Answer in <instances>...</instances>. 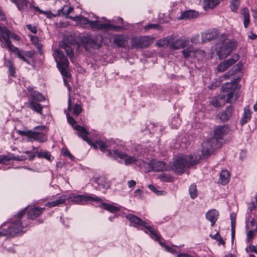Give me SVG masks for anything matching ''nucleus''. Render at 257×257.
<instances>
[{
    "mask_svg": "<svg viewBox=\"0 0 257 257\" xmlns=\"http://www.w3.org/2000/svg\"><path fill=\"white\" fill-rule=\"evenodd\" d=\"M126 38L122 35H118L115 37L114 43L118 47H123L125 45Z\"/></svg>",
    "mask_w": 257,
    "mask_h": 257,
    "instance_id": "nucleus-37",
    "label": "nucleus"
},
{
    "mask_svg": "<svg viewBox=\"0 0 257 257\" xmlns=\"http://www.w3.org/2000/svg\"><path fill=\"white\" fill-rule=\"evenodd\" d=\"M235 72V71L231 69L230 70H229V71H228L226 73H225L224 75V77L225 79H227L228 78H229V77L232 75H233Z\"/></svg>",
    "mask_w": 257,
    "mask_h": 257,
    "instance_id": "nucleus-60",
    "label": "nucleus"
},
{
    "mask_svg": "<svg viewBox=\"0 0 257 257\" xmlns=\"http://www.w3.org/2000/svg\"><path fill=\"white\" fill-rule=\"evenodd\" d=\"M126 218L132 223L144 226L148 230L146 231V232L149 233L152 238L155 239L157 240H159L160 239V236L157 233L156 230L152 228L151 226H150L147 222L143 221L141 218L131 214L127 215L126 216Z\"/></svg>",
    "mask_w": 257,
    "mask_h": 257,
    "instance_id": "nucleus-5",
    "label": "nucleus"
},
{
    "mask_svg": "<svg viewBox=\"0 0 257 257\" xmlns=\"http://www.w3.org/2000/svg\"><path fill=\"white\" fill-rule=\"evenodd\" d=\"M237 87V84L236 80L231 82H227L222 85V91L227 93V102L232 103L235 102L238 98L239 94Z\"/></svg>",
    "mask_w": 257,
    "mask_h": 257,
    "instance_id": "nucleus-4",
    "label": "nucleus"
},
{
    "mask_svg": "<svg viewBox=\"0 0 257 257\" xmlns=\"http://www.w3.org/2000/svg\"><path fill=\"white\" fill-rule=\"evenodd\" d=\"M26 211V208H25L18 212L17 215L14 216L11 219V224L8 230L5 232L0 231V236L4 235L14 236L16 234L22 232L24 228V223L21 222V219Z\"/></svg>",
    "mask_w": 257,
    "mask_h": 257,
    "instance_id": "nucleus-2",
    "label": "nucleus"
},
{
    "mask_svg": "<svg viewBox=\"0 0 257 257\" xmlns=\"http://www.w3.org/2000/svg\"><path fill=\"white\" fill-rule=\"evenodd\" d=\"M106 30L113 31L115 32H120L124 30V27L114 25L110 23H106Z\"/></svg>",
    "mask_w": 257,
    "mask_h": 257,
    "instance_id": "nucleus-39",
    "label": "nucleus"
},
{
    "mask_svg": "<svg viewBox=\"0 0 257 257\" xmlns=\"http://www.w3.org/2000/svg\"><path fill=\"white\" fill-rule=\"evenodd\" d=\"M209 236L213 239L216 240L218 241L220 244L224 245L225 242L223 238L221 237L218 232H217L215 235L210 234Z\"/></svg>",
    "mask_w": 257,
    "mask_h": 257,
    "instance_id": "nucleus-48",
    "label": "nucleus"
},
{
    "mask_svg": "<svg viewBox=\"0 0 257 257\" xmlns=\"http://www.w3.org/2000/svg\"><path fill=\"white\" fill-rule=\"evenodd\" d=\"M29 91H31V101L38 102L44 100V97L39 92L33 91L32 88L31 89H30Z\"/></svg>",
    "mask_w": 257,
    "mask_h": 257,
    "instance_id": "nucleus-27",
    "label": "nucleus"
},
{
    "mask_svg": "<svg viewBox=\"0 0 257 257\" xmlns=\"http://www.w3.org/2000/svg\"><path fill=\"white\" fill-rule=\"evenodd\" d=\"M90 27L94 30H106V23H101L99 21H91L90 22Z\"/></svg>",
    "mask_w": 257,
    "mask_h": 257,
    "instance_id": "nucleus-26",
    "label": "nucleus"
},
{
    "mask_svg": "<svg viewBox=\"0 0 257 257\" xmlns=\"http://www.w3.org/2000/svg\"><path fill=\"white\" fill-rule=\"evenodd\" d=\"M229 178V172L226 170H222L220 174L219 182L222 185H225L228 183Z\"/></svg>",
    "mask_w": 257,
    "mask_h": 257,
    "instance_id": "nucleus-25",
    "label": "nucleus"
},
{
    "mask_svg": "<svg viewBox=\"0 0 257 257\" xmlns=\"http://www.w3.org/2000/svg\"><path fill=\"white\" fill-rule=\"evenodd\" d=\"M187 45V41L183 39H178L175 40L172 39L170 46V48L173 49H179L183 48Z\"/></svg>",
    "mask_w": 257,
    "mask_h": 257,
    "instance_id": "nucleus-21",
    "label": "nucleus"
},
{
    "mask_svg": "<svg viewBox=\"0 0 257 257\" xmlns=\"http://www.w3.org/2000/svg\"><path fill=\"white\" fill-rule=\"evenodd\" d=\"M19 135L21 136H26L27 138L29 139L30 138V131H19Z\"/></svg>",
    "mask_w": 257,
    "mask_h": 257,
    "instance_id": "nucleus-61",
    "label": "nucleus"
},
{
    "mask_svg": "<svg viewBox=\"0 0 257 257\" xmlns=\"http://www.w3.org/2000/svg\"><path fill=\"white\" fill-rule=\"evenodd\" d=\"M39 158H44L48 160H50L51 154L48 152H41L38 153Z\"/></svg>",
    "mask_w": 257,
    "mask_h": 257,
    "instance_id": "nucleus-52",
    "label": "nucleus"
},
{
    "mask_svg": "<svg viewBox=\"0 0 257 257\" xmlns=\"http://www.w3.org/2000/svg\"><path fill=\"white\" fill-rule=\"evenodd\" d=\"M44 208L35 207L28 211V217L30 219H34L39 216L44 210Z\"/></svg>",
    "mask_w": 257,
    "mask_h": 257,
    "instance_id": "nucleus-24",
    "label": "nucleus"
},
{
    "mask_svg": "<svg viewBox=\"0 0 257 257\" xmlns=\"http://www.w3.org/2000/svg\"><path fill=\"white\" fill-rule=\"evenodd\" d=\"M93 146L95 148H99L101 151L104 152L107 148L108 145L101 141H96L93 144Z\"/></svg>",
    "mask_w": 257,
    "mask_h": 257,
    "instance_id": "nucleus-42",
    "label": "nucleus"
},
{
    "mask_svg": "<svg viewBox=\"0 0 257 257\" xmlns=\"http://www.w3.org/2000/svg\"><path fill=\"white\" fill-rule=\"evenodd\" d=\"M73 10V8L72 7L68 5H65L62 9V13L65 15H67L71 13Z\"/></svg>",
    "mask_w": 257,
    "mask_h": 257,
    "instance_id": "nucleus-51",
    "label": "nucleus"
},
{
    "mask_svg": "<svg viewBox=\"0 0 257 257\" xmlns=\"http://www.w3.org/2000/svg\"><path fill=\"white\" fill-rule=\"evenodd\" d=\"M202 36L203 38L205 40H211L217 37V34L215 31L211 30L203 33Z\"/></svg>",
    "mask_w": 257,
    "mask_h": 257,
    "instance_id": "nucleus-35",
    "label": "nucleus"
},
{
    "mask_svg": "<svg viewBox=\"0 0 257 257\" xmlns=\"http://www.w3.org/2000/svg\"><path fill=\"white\" fill-rule=\"evenodd\" d=\"M149 166L148 171L154 170L156 172L163 171L166 169V165L163 161L152 160L147 164Z\"/></svg>",
    "mask_w": 257,
    "mask_h": 257,
    "instance_id": "nucleus-17",
    "label": "nucleus"
},
{
    "mask_svg": "<svg viewBox=\"0 0 257 257\" xmlns=\"http://www.w3.org/2000/svg\"><path fill=\"white\" fill-rule=\"evenodd\" d=\"M222 100V98L220 96L215 97L211 101V104L215 107H220L223 104Z\"/></svg>",
    "mask_w": 257,
    "mask_h": 257,
    "instance_id": "nucleus-44",
    "label": "nucleus"
},
{
    "mask_svg": "<svg viewBox=\"0 0 257 257\" xmlns=\"http://www.w3.org/2000/svg\"><path fill=\"white\" fill-rule=\"evenodd\" d=\"M101 205L104 209L109 211L111 213H114L120 210V208L119 207L114 206L113 205L110 204L102 202L101 203Z\"/></svg>",
    "mask_w": 257,
    "mask_h": 257,
    "instance_id": "nucleus-34",
    "label": "nucleus"
},
{
    "mask_svg": "<svg viewBox=\"0 0 257 257\" xmlns=\"http://www.w3.org/2000/svg\"><path fill=\"white\" fill-rule=\"evenodd\" d=\"M159 243H160V244L161 246H164L165 247V248L166 249V250H167L168 251L170 252L173 253L177 252L176 249L172 248L171 247H170L168 245L165 244L164 243L162 242L161 241H160Z\"/></svg>",
    "mask_w": 257,
    "mask_h": 257,
    "instance_id": "nucleus-54",
    "label": "nucleus"
},
{
    "mask_svg": "<svg viewBox=\"0 0 257 257\" xmlns=\"http://www.w3.org/2000/svg\"><path fill=\"white\" fill-rule=\"evenodd\" d=\"M53 56L61 74L67 77H69L70 74L67 70L69 61L64 55L63 52L58 49L55 50L53 53Z\"/></svg>",
    "mask_w": 257,
    "mask_h": 257,
    "instance_id": "nucleus-3",
    "label": "nucleus"
},
{
    "mask_svg": "<svg viewBox=\"0 0 257 257\" xmlns=\"http://www.w3.org/2000/svg\"><path fill=\"white\" fill-rule=\"evenodd\" d=\"M239 4V0H231L230 6L231 11L233 12L236 11L238 9Z\"/></svg>",
    "mask_w": 257,
    "mask_h": 257,
    "instance_id": "nucleus-49",
    "label": "nucleus"
},
{
    "mask_svg": "<svg viewBox=\"0 0 257 257\" xmlns=\"http://www.w3.org/2000/svg\"><path fill=\"white\" fill-rule=\"evenodd\" d=\"M72 19L76 22H78L80 23L82 25H86L89 24L90 25V22L91 21H89L87 19L84 17L82 16H76L73 18H72Z\"/></svg>",
    "mask_w": 257,
    "mask_h": 257,
    "instance_id": "nucleus-41",
    "label": "nucleus"
},
{
    "mask_svg": "<svg viewBox=\"0 0 257 257\" xmlns=\"http://www.w3.org/2000/svg\"><path fill=\"white\" fill-rule=\"evenodd\" d=\"M241 14L243 16V25L244 27L246 28L248 27L249 22V14L248 10L246 8H243L241 10Z\"/></svg>",
    "mask_w": 257,
    "mask_h": 257,
    "instance_id": "nucleus-30",
    "label": "nucleus"
},
{
    "mask_svg": "<svg viewBox=\"0 0 257 257\" xmlns=\"http://www.w3.org/2000/svg\"><path fill=\"white\" fill-rule=\"evenodd\" d=\"M249 249L251 251L254 252L257 254V248L254 245H250Z\"/></svg>",
    "mask_w": 257,
    "mask_h": 257,
    "instance_id": "nucleus-64",
    "label": "nucleus"
},
{
    "mask_svg": "<svg viewBox=\"0 0 257 257\" xmlns=\"http://www.w3.org/2000/svg\"><path fill=\"white\" fill-rule=\"evenodd\" d=\"M189 194L192 199L195 198L197 195V190L196 189V186L193 184L190 186Z\"/></svg>",
    "mask_w": 257,
    "mask_h": 257,
    "instance_id": "nucleus-46",
    "label": "nucleus"
},
{
    "mask_svg": "<svg viewBox=\"0 0 257 257\" xmlns=\"http://www.w3.org/2000/svg\"><path fill=\"white\" fill-rule=\"evenodd\" d=\"M109 154L113 156L114 159L119 158L123 159L125 165H129L135 163L137 159L134 156H128L127 154L117 150L109 151Z\"/></svg>",
    "mask_w": 257,
    "mask_h": 257,
    "instance_id": "nucleus-12",
    "label": "nucleus"
},
{
    "mask_svg": "<svg viewBox=\"0 0 257 257\" xmlns=\"http://www.w3.org/2000/svg\"><path fill=\"white\" fill-rule=\"evenodd\" d=\"M0 41L3 42V40L5 42V43L1 44V47L4 48L5 46H7L6 42L7 40L11 41L10 38H12L13 40L19 41V37L15 33L11 32L6 27H2L0 26Z\"/></svg>",
    "mask_w": 257,
    "mask_h": 257,
    "instance_id": "nucleus-13",
    "label": "nucleus"
},
{
    "mask_svg": "<svg viewBox=\"0 0 257 257\" xmlns=\"http://www.w3.org/2000/svg\"><path fill=\"white\" fill-rule=\"evenodd\" d=\"M197 52V50L193 49L192 47L190 46L187 47L186 49H184L182 51L185 58L195 56V53Z\"/></svg>",
    "mask_w": 257,
    "mask_h": 257,
    "instance_id": "nucleus-33",
    "label": "nucleus"
},
{
    "mask_svg": "<svg viewBox=\"0 0 257 257\" xmlns=\"http://www.w3.org/2000/svg\"><path fill=\"white\" fill-rule=\"evenodd\" d=\"M14 4H15L20 11L27 10L28 11H31L34 9L35 11L38 12L39 14H44L47 16L49 18H50L51 13L49 11H43L40 10L38 7L34 6L32 4L29 3L27 0H11Z\"/></svg>",
    "mask_w": 257,
    "mask_h": 257,
    "instance_id": "nucleus-7",
    "label": "nucleus"
},
{
    "mask_svg": "<svg viewBox=\"0 0 257 257\" xmlns=\"http://www.w3.org/2000/svg\"><path fill=\"white\" fill-rule=\"evenodd\" d=\"M6 45L9 50L15 53L18 57L24 62L29 63L28 60L26 58V57H30V53L29 52H26L23 50L20 51L18 48L13 46L11 42L9 40H7Z\"/></svg>",
    "mask_w": 257,
    "mask_h": 257,
    "instance_id": "nucleus-14",
    "label": "nucleus"
},
{
    "mask_svg": "<svg viewBox=\"0 0 257 257\" xmlns=\"http://www.w3.org/2000/svg\"><path fill=\"white\" fill-rule=\"evenodd\" d=\"M230 216L231 225V235H232V238H233L234 236V234H235L236 215L234 213H231Z\"/></svg>",
    "mask_w": 257,
    "mask_h": 257,
    "instance_id": "nucleus-43",
    "label": "nucleus"
},
{
    "mask_svg": "<svg viewBox=\"0 0 257 257\" xmlns=\"http://www.w3.org/2000/svg\"><path fill=\"white\" fill-rule=\"evenodd\" d=\"M251 114L249 106H246L244 109L243 115L240 119V123L243 125L247 122L250 119Z\"/></svg>",
    "mask_w": 257,
    "mask_h": 257,
    "instance_id": "nucleus-28",
    "label": "nucleus"
},
{
    "mask_svg": "<svg viewBox=\"0 0 257 257\" xmlns=\"http://www.w3.org/2000/svg\"><path fill=\"white\" fill-rule=\"evenodd\" d=\"M220 0H203L204 8L213 9L219 4Z\"/></svg>",
    "mask_w": 257,
    "mask_h": 257,
    "instance_id": "nucleus-31",
    "label": "nucleus"
},
{
    "mask_svg": "<svg viewBox=\"0 0 257 257\" xmlns=\"http://www.w3.org/2000/svg\"><path fill=\"white\" fill-rule=\"evenodd\" d=\"M198 16V13L193 10L187 11L181 14L179 19L180 20H188L196 18Z\"/></svg>",
    "mask_w": 257,
    "mask_h": 257,
    "instance_id": "nucleus-23",
    "label": "nucleus"
},
{
    "mask_svg": "<svg viewBox=\"0 0 257 257\" xmlns=\"http://www.w3.org/2000/svg\"><path fill=\"white\" fill-rule=\"evenodd\" d=\"M239 56L238 54H234L228 60L220 63L217 66L218 72H223L226 70L230 66L234 64L239 60Z\"/></svg>",
    "mask_w": 257,
    "mask_h": 257,
    "instance_id": "nucleus-16",
    "label": "nucleus"
},
{
    "mask_svg": "<svg viewBox=\"0 0 257 257\" xmlns=\"http://www.w3.org/2000/svg\"><path fill=\"white\" fill-rule=\"evenodd\" d=\"M221 146V141L217 140L216 138L212 137L204 141L202 144V159L203 157H207L210 156L213 152Z\"/></svg>",
    "mask_w": 257,
    "mask_h": 257,
    "instance_id": "nucleus-6",
    "label": "nucleus"
},
{
    "mask_svg": "<svg viewBox=\"0 0 257 257\" xmlns=\"http://www.w3.org/2000/svg\"><path fill=\"white\" fill-rule=\"evenodd\" d=\"M201 159V156L179 155L170 165V168L176 173L182 174L188 167L197 164Z\"/></svg>",
    "mask_w": 257,
    "mask_h": 257,
    "instance_id": "nucleus-1",
    "label": "nucleus"
},
{
    "mask_svg": "<svg viewBox=\"0 0 257 257\" xmlns=\"http://www.w3.org/2000/svg\"><path fill=\"white\" fill-rule=\"evenodd\" d=\"M0 159L2 160L1 161V163H5L6 162L10 161L12 159L14 160H18L16 157L12 158L9 156L4 155V156H0Z\"/></svg>",
    "mask_w": 257,
    "mask_h": 257,
    "instance_id": "nucleus-53",
    "label": "nucleus"
},
{
    "mask_svg": "<svg viewBox=\"0 0 257 257\" xmlns=\"http://www.w3.org/2000/svg\"><path fill=\"white\" fill-rule=\"evenodd\" d=\"M71 202L75 204H83L85 202L94 201L96 202H101L102 199L98 197L91 196L86 195H76L71 194L68 198Z\"/></svg>",
    "mask_w": 257,
    "mask_h": 257,
    "instance_id": "nucleus-10",
    "label": "nucleus"
},
{
    "mask_svg": "<svg viewBox=\"0 0 257 257\" xmlns=\"http://www.w3.org/2000/svg\"><path fill=\"white\" fill-rule=\"evenodd\" d=\"M233 108L230 106L226 108L225 110L220 113L218 116L220 120L223 121H227L231 115Z\"/></svg>",
    "mask_w": 257,
    "mask_h": 257,
    "instance_id": "nucleus-22",
    "label": "nucleus"
},
{
    "mask_svg": "<svg viewBox=\"0 0 257 257\" xmlns=\"http://www.w3.org/2000/svg\"><path fill=\"white\" fill-rule=\"evenodd\" d=\"M148 187L150 190H151L157 195H161L162 194V191L157 190L156 187L153 185H149Z\"/></svg>",
    "mask_w": 257,
    "mask_h": 257,
    "instance_id": "nucleus-57",
    "label": "nucleus"
},
{
    "mask_svg": "<svg viewBox=\"0 0 257 257\" xmlns=\"http://www.w3.org/2000/svg\"><path fill=\"white\" fill-rule=\"evenodd\" d=\"M247 37L249 39L254 40L256 38L257 35L252 33V32H250L248 33Z\"/></svg>",
    "mask_w": 257,
    "mask_h": 257,
    "instance_id": "nucleus-62",
    "label": "nucleus"
},
{
    "mask_svg": "<svg viewBox=\"0 0 257 257\" xmlns=\"http://www.w3.org/2000/svg\"><path fill=\"white\" fill-rule=\"evenodd\" d=\"M82 111V108L80 105L75 104L73 108V113L76 115H78Z\"/></svg>",
    "mask_w": 257,
    "mask_h": 257,
    "instance_id": "nucleus-55",
    "label": "nucleus"
},
{
    "mask_svg": "<svg viewBox=\"0 0 257 257\" xmlns=\"http://www.w3.org/2000/svg\"><path fill=\"white\" fill-rule=\"evenodd\" d=\"M153 42V38L149 36L132 38V46L136 48H143L149 47Z\"/></svg>",
    "mask_w": 257,
    "mask_h": 257,
    "instance_id": "nucleus-11",
    "label": "nucleus"
},
{
    "mask_svg": "<svg viewBox=\"0 0 257 257\" xmlns=\"http://www.w3.org/2000/svg\"><path fill=\"white\" fill-rule=\"evenodd\" d=\"M97 184L104 189H109L110 187V182L104 177H100L96 180Z\"/></svg>",
    "mask_w": 257,
    "mask_h": 257,
    "instance_id": "nucleus-29",
    "label": "nucleus"
},
{
    "mask_svg": "<svg viewBox=\"0 0 257 257\" xmlns=\"http://www.w3.org/2000/svg\"><path fill=\"white\" fill-rule=\"evenodd\" d=\"M61 47L65 50V52L66 53L68 56L69 57L70 60L71 61V62H73L74 54L71 47L66 43H63Z\"/></svg>",
    "mask_w": 257,
    "mask_h": 257,
    "instance_id": "nucleus-36",
    "label": "nucleus"
},
{
    "mask_svg": "<svg viewBox=\"0 0 257 257\" xmlns=\"http://www.w3.org/2000/svg\"><path fill=\"white\" fill-rule=\"evenodd\" d=\"M31 39L32 43L35 45L38 50L41 53L42 45L39 42V39L36 36H32Z\"/></svg>",
    "mask_w": 257,
    "mask_h": 257,
    "instance_id": "nucleus-45",
    "label": "nucleus"
},
{
    "mask_svg": "<svg viewBox=\"0 0 257 257\" xmlns=\"http://www.w3.org/2000/svg\"><path fill=\"white\" fill-rule=\"evenodd\" d=\"M27 28L33 34H36L37 32V28L35 26L32 25H27Z\"/></svg>",
    "mask_w": 257,
    "mask_h": 257,
    "instance_id": "nucleus-58",
    "label": "nucleus"
},
{
    "mask_svg": "<svg viewBox=\"0 0 257 257\" xmlns=\"http://www.w3.org/2000/svg\"><path fill=\"white\" fill-rule=\"evenodd\" d=\"M45 132H46V127L44 125L35 127L33 130L30 131L29 141H36L40 143L46 142L47 138Z\"/></svg>",
    "mask_w": 257,
    "mask_h": 257,
    "instance_id": "nucleus-8",
    "label": "nucleus"
},
{
    "mask_svg": "<svg viewBox=\"0 0 257 257\" xmlns=\"http://www.w3.org/2000/svg\"><path fill=\"white\" fill-rule=\"evenodd\" d=\"M160 26L158 24H149L145 26V29L146 30H148L151 29H160Z\"/></svg>",
    "mask_w": 257,
    "mask_h": 257,
    "instance_id": "nucleus-56",
    "label": "nucleus"
},
{
    "mask_svg": "<svg viewBox=\"0 0 257 257\" xmlns=\"http://www.w3.org/2000/svg\"><path fill=\"white\" fill-rule=\"evenodd\" d=\"M219 213L218 211L215 209H212L208 211L205 215L206 218L210 221L211 225L214 226L216 221L218 219Z\"/></svg>",
    "mask_w": 257,
    "mask_h": 257,
    "instance_id": "nucleus-19",
    "label": "nucleus"
},
{
    "mask_svg": "<svg viewBox=\"0 0 257 257\" xmlns=\"http://www.w3.org/2000/svg\"><path fill=\"white\" fill-rule=\"evenodd\" d=\"M66 200V196H62L60 198H59L58 199L51 201L49 202L46 204V206H48L49 207H53L56 206H58L60 204L64 203Z\"/></svg>",
    "mask_w": 257,
    "mask_h": 257,
    "instance_id": "nucleus-32",
    "label": "nucleus"
},
{
    "mask_svg": "<svg viewBox=\"0 0 257 257\" xmlns=\"http://www.w3.org/2000/svg\"><path fill=\"white\" fill-rule=\"evenodd\" d=\"M67 118L68 122L72 126L76 123L75 119L71 116L68 113H67Z\"/></svg>",
    "mask_w": 257,
    "mask_h": 257,
    "instance_id": "nucleus-59",
    "label": "nucleus"
},
{
    "mask_svg": "<svg viewBox=\"0 0 257 257\" xmlns=\"http://www.w3.org/2000/svg\"><path fill=\"white\" fill-rule=\"evenodd\" d=\"M63 152L65 155L68 156L71 159H72L73 158V156L71 154V153L67 149H63Z\"/></svg>",
    "mask_w": 257,
    "mask_h": 257,
    "instance_id": "nucleus-63",
    "label": "nucleus"
},
{
    "mask_svg": "<svg viewBox=\"0 0 257 257\" xmlns=\"http://www.w3.org/2000/svg\"><path fill=\"white\" fill-rule=\"evenodd\" d=\"M172 41V38L168 37L160 40L156 43V45L159 47H165L167 46H170Z\"/></svg>",
    "mask_w": 257,
    "mask_h": 257,
    "instance_id": "nucleus-38",
    "label": "nucleus"
},
{
    "mask_svg": "<svg viewBox=\"0 0 257 257\" xmlns=\"http://www.w3.org/2000/svg\"><path fill=\"white\" fill-rule=\"evenodd\" d=\"M227 131V126L226 125L218 126L214 130V137L212 138L220 141L226 133Z\"/></svg>",
    "mask_w": 257,
    "mask_h": 257,
    "instance_id": "nucleus-20",
    "label": "nucleus"
},
{
    "mask_svg": "<svg viewBox=\"0 0 257 257\" xmlns=\"http://www.w3.org/2000/svg\"><path fill=\"white\" fill-rule=\"evenodd\" d=\"M81 44L82 46L86 51L89 50L90 48H98L100 44L95 38L92 36H84L82 38Z\"/></svg>",
    "mask_w": 257,
    "mask_h": 257,
    "instance_id": "nucleus-15",
    "label": "nucleus"
},
{
    "mask_svg": "<svg viewBox=\"0 0 257 257\" xmlns=\"http://www.w3.org/2000/svg\"><path fill=\"white\" fill-rule=\"evenodd\" d=\"M74 130L77 131L78 132V135L81 137L83 140L86 141L88 144H91V141L90 139L87 137V135L88 133L85 130V128L82 126H81L79 125H75L73 126Z\"/></svg>",
    "mask_w": 257,
    "mask_h": 257,
    "instance_id": "nucleus-18",
    "label": "nucleus"
},
{
    "mask_svg": "<svg viewBox=\"0 0 257 257\" xmlns=\"http://www.w3.org/2000/svg\"><path fill=\"white\" fill-rule=\"evenodd\" d=\"M236 43L234 41L226 40L219 48L217 54L220 59L225 58L232 51L236 48Z\"/></svg>",
    "mask_w": 257,
    "mask_h": 257,
    "instance_id": "nucleus-9",
    "label": "nucleus"
},
{
    "mask_svg": "<svg viewBox=\"0 0 257 257\" xmlns=\"http://www.w3.org/2000/svg\"><path fill=\"white\" fill-rule=\"evenodd\" d=\"M256 232L255 229H250L249 230L246 234V241L248 243L250 242L253 239L255 232Z\"/></svg>",
    "mask_w": 257,
    "mask_h": 257,
    "instance_id": "nucleus-47",
    "label": "nucleus"
},
{
    "mask_svg": "<svg viewBox=\"0 0 257 257\" xmlns=\"http://www.w3.org/2000/svg\"><path fill=\"white\" fill-rule=\"evenodd\" d=\"M8 67L9 68V71L10 75H12V76H14L15 74V68L14 67V64L11 60H8Z\"/></svg>",
    "mask_w": 257,
    "mask_h": 257,
    "instance_id": "nucleus-50",
    "label": "nucleus"
},
{
    "mask_svg": "<svg viewBox=\"0 0 257 257\" xmlns=\"http://www.w3.org/2000/svg\"><path fill=\"white\" fill-rule=\"evenodd\" d=\"M29 107L35 110V111L37 112L38 113H41V110L42 109L43 107L40 105L39 103L37 102H34V101H31Z\"/></svg>",
    "mask_w": 257,
    "mask_h": 257,
    "instance_id": "nucleus-40",
    "label": "nucleus"
}]
</instances>
